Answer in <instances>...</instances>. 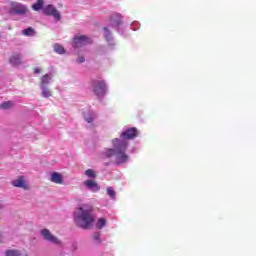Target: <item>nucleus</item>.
Returning <instances> with one entry per match:
<instances>
[{"label":"nucleus","instance_id":"28","mask_svg":"<svg viewBox=\"0 0 256 256\" xmlns=\"http://www.w3.org/2000/svg\"><path fill=\"white\" fill-rule=\"evenodd\" d=\"M131 129H135V128H131Z\"/></svg>","mask_w":256,"mask_h":256},{"label":"nucleus","instance_id":"25","mask_svg":"<svg viewBox=\"0 0 256 256\" xmlns=\"http://www.w3.org/2000/svg\"><path fill=\"white\" fill-rule=\"evenodd\" d=\"M78 63H85V57H83V56L79 57Z\"/></svg>","mask_w":256,"mask_h":256},{"label":"nucleus","instance_id":"23","mask_svg":"<svg viewBox=\"0 0 256 256\" xmlns=\"http://www.w3.org/2000/svg\"><path fill=\"white\" fill-rule=\"evenodd\" d=\"M93 237L95 241H98V243H101V239H100L101 233L95 232Z\"/></svg>","mask_w":256,"mask_h":256},{"label":"nucleus","instance_id":"5","mask_svg":"<svg viewBox=\"0 0 256 256\" xmlns=\"http://www.w3.org/2000/svg\"><path fill=\"white\" fill-rule=\"evenodd\" d=\"M29 11L23 4L13 2L9 10L10 15H25Z\"/></svg>","mask_w":256,"mask_h":256},{"label":"nucleus","instance_id":"26","mask_svg":"<svg viewBox=\"0 0 256 256\" xmlns=\"http://www.w3.org/2000/svg\"><path fill=\"white\" fill-rule=\"evenodd\" d=\"M104 31L106 32V33H105L106 39H109V29L104 28Z\"/></svg>","mask_w":256,"mask_h":256},{"label":"nucleus","instance_id":"17","mask_svg":"<svg viewBox=\"0 0 256 256\" xmlns=\"http://www.w3.org/2000/svg\"><path fill=\"white\" fill-rule=\"evenodd\" d=\"M54 51L58 53L59 55L65 54V48L59 44L54 45Z\"/></svg>","mask_w":256,"mask_h":256},{"label":"nucleus","instance_id":"14","mask_svg":"<svg viewBox=\"0 0 256 256\" xmlns=\"http://www.w3.org/2000/svg\"><path fill=\"white\" fill-rule=\"evenodd\" d=\"M22 35H25V37H34L35 29L28 27L22 31Z\"/></svg>","mask_w":256,"mask_h":256},{"label":"nucleus","instance_id":"18","mask_svg":"<svg viewBox=\"0 0 256 256\" xmlns=\"http://www.w3.org/2000/svg\"><path fill=\"white\" fill-rule=\"evenodd\" d=\"M84 175H86V177H89L90 179H95V177H97V174L93 169L86 170Z\"/></svg>","mask_w":256,"mask_h":256},{"label":"nucleus","instance_id":"24","mask_svg":"<svg viewBox=\"0 0 256 256\" xmlns=\"http://www.w3.org/2000/svg\"><path fill=\"white\" fill-rule=\"evenodd\" d=\"M41 73V68H34V74L39 75Z\"/></svg>","mask_w":256,"mask_h":256},{"label":"nucleus","instance_id":"9","mask_svg":"<svg viewBox=\"0 0 256 256\" xmlns=\"http://www.w3.org/2000/svg\"><path fill=\"white\" fill-rule=\"evenodd\" d=\"M85 185L88 189H91L93 193H97L101 189V186L95 180H86Z\"/></svg>","mask_w":256,"mask_h":256},{"label":"nucleus","instance_id":"19","mask_svg":"<svg viewBox=\"0 0 256 256\" xmlns=\"http://www.w3.org/2000/svg\"><path fill=\"white\" fill-rule=\"evenodd\" d=\"M13 107V103L11 101H6L0 104V109H11Z\"/></svg>","mask_w":256,"mask_h":256},{"label":"nucleus","instance_id":"22","mask_svg":"<svg viewBox=\"0 0 256 256\" xmlns=\"http://www.w3.org/2000/svg\"><path fill=\"white\" fill-rule=\"evenodd\" d=\"M107 195H109V197L114 199V197H115V190H113V187H108L107 188Z\"/></svg>","mask_w":256,"mask_h":256},{"label":"nucleus","instance_id":"10","mask_svg":"<svg viewBox=\"0 0 256 256\" xmlns=\"http://www.w3.org/2000/svg\"><path fill=\"white\" fill-rule=\"evenodd\" d=\"M9 63H11V65H14V67H19V65L23 63V61L21 60V54L12 55L9 59Z\"/></svg>","mask_w":256,"mask_h":256},{"label":"nucleus","instance_id":"27","mask_svg":"<svg viewBox=\"0 0 256 256\" xmlns=\"http://www.w3.org/2000/svg\"><path fill=\"white\" fill-rule=\"evenodd\" d=\"M0 209H3V205L0 204Z\"/></svg>","mask_w":256,"mask_h":256},{"label":"nucleus","instance_id":"15","mask_svg":"<svg viewBox=\"0 0 256 256\" xmlns=\"http://www.w3.org/2000/svg\"><path fill=\"white\" fill-rule=\"evenodd\" d=\"M43 3V0H37V2L32 5V9L34 11H41V9H43Z\"/></svg>","mask_w":256,"mask_h":256},{"label":"nucleus","instance_id":"3","mask_svg":"<svg viewBox=\"0 0 256 256\" xmlns=\"http://www.w3.org/2000/svg\"><path fill=\"white\" fill-rule=\"evenodd\" d=\"M92 92L96 97H103L107 93V86L103 80H92L91 81Z\"/></svg>","mask_w":256,"mask_h":256},{"label":"nucleus","instance_id":"1","mask_svg":"<svg viewBox=\"0 0 256 256\" xmlns=\"http://www.w3.org/2000/svg\"><path fill=\"white\" fill-rule=\"evenodd\" d=\"M121 137L124 140L115 138L112 140L114 149L109 148L106 151V157H113L115 155L117 165H121L129 161V156L125 154L129 144L125 141V139H135L137 137V130L128 129L122 132Z\"/></svg>","mask_w":256,"mask_h":256},{"label":"nucleus","instance_id":"12","mask_svg":"<svg viewBox=\"0 0 256 256\" xmlns=\"http://www.w3.org/2000/svg\"><path fill=\"white\" fill-rule=\"evenodd\" d=\"M53 79V75L51 74H45L41 77V87H45L51 83V80Z\"/></svg>","mask_w":256,"mask_h":256},{"label":"nucleus","instance_id":"2","mask_svg":"<svg viewBox=\"0 0 256 256\" xmlns=\"http://www.w3.org/2000/svg\"><path fill=\"white\" fill-rule=\"evenodd\" d=\"M74 222L80 229H91V225L95 223L93 208L87 204L80 206L78 213L74 214Z\"/></svg>","mask_w":256,"mask_h":256},{"label":"nucleus","instance_id":"4","mask_svg":"<svg viewBox=\"0 0 256 256\" xmlns=\"http://www.w3.org/2000/svg\"><path fill=\"white\" fill-rule=\"evenodd\" d=\"M91 43V39L85 35H76L72 41V47L77 49L79 47H83V45H89Z\"/></svg>","mask_w":256,"mask_h":256},{"label":"nucleus","instance_id":"7","mask_svg":"<svg viewBox=\"0 0 256 256\" xmlns=\"http://www.w3.org/2000/svg\"><path fill=\"white\" fill-rule=\"evenodd\" d=\"M13 187H18L20 189H29V185H27V182L25 181L24 176H19L18 179L12 181Z\"/></svg>","mask_w":256,"mask_h":256},{"label":"nucleus","instance_id":"20","mask_svg":"<svg viewBox=\"0 0 256 256\" xmlns=\"http://www.w3.org/2000/svg\"><path fill=\"white\" fill-rule=\"evenodd\" d=\"M6 256H21V251L19 250H7Z\"/></svg>","mask_w":256,"mask_h":256},{"label":"nucleus","instance_id":"21","mask_svg":"<svg viewBox=\"0 0 256 256\" xmlns=\"http://www.w3.org/2000/svg\"><path fill=\"white\" fill-rule=\"evenodd\" d=\"M42 95L48 99L52 94L47 87L42 86Z\"/></svg>","mask_w":256,"mask_h":256},{"label":"nucleus","instance_id":"8","mask_svg":"<svg viewBox=\"0 0 256 256\" xmlns=\"http://www.w3.org/2000/svg\"><path fill=\"white\" fill-rule=\"evenodd\" d=\"M42 235L46 241H50V243H55L56 245H59V240L57 239V237L53 236V234H51V231H49L48 229H43Z\"/></svg>","mask_w":256,"mask_h":256},{"label":"nucleus","instance_id":"6","mask_svg":"<svg viewBox=\"0 0 256 256\" xmlns=\"http://www.w3.org/2000/svg\"><path fill=\"white\" fill-rule=\"evenodd\" d=\"M43 11H44V14L54 17L56 21H61V13H59V11L56 10L53 5L51 4L47 5Z\"/></svg>","mask_w":256,"mask_h":256},{"label":"nucleus","instance_id":"11","mask_svg":"<svg viewBox=\"0 0 256 256\" xmlns=\"http://www.w3.org/2000/svg\"><path fill=\"white\" fill-rule=\"evenodd\" d=\"M51 181L53 183H57L58 185H63V176L58 172H54L51 175Z\"/></svg>","mask_w":256,"mask_h":256},{"label":"nucleus","instance_id":"13","mask_svg":"<svg viewBox=\"0 0 256 256\" xmlns=\"http://www.w3.org/2000/svg\"><path fill=\"white\" fill-rule=\"evenodd\" d=\"M84 119L87 121V123H93V119H95V113H93V111L85 112Z\"/></svg>","mask_w":256,"mask_h":256},{"label":"nucleus","instance_id":"16","mask_svg":"<svg viewBox=\"0 0 256 256\" xmlns=\"http://www.w3.org/2000/svg\"><path fill=\"white\" fill-rule=\"evenodd\" d=\"M105 225H107V220L105 218L98 219V221L96 223L97 229H103V227H105Z\"/></svg>","mask_w":256,"mask_h":256}]
</instances>
